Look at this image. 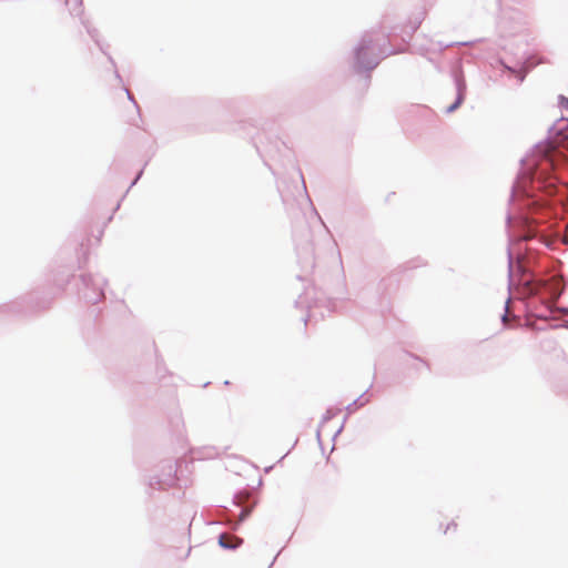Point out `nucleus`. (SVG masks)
I'll list each match as a JSON object with an SVG mask.
<instances>
[{
  "instance_id": "1",
  "label": "nucleus",
  "mask_w": 568,
  "mask_h": 568,
  "mask_svg": "<svg viewBox=\"0 0 568 568\" xmlns=\"http://www.w3.org/2000/svg\"><path fill=\"white\" fill-rule=\"evenodd\" d=\"M220 545L224 548H235L237 546V540L230 535H221Z\"/></svg>"
},
{
  "instance_id": "2",
  "label": "nucleus",
  "mask_w": 568,
  "mask_h": 568,
  "mask_svg": "<svg viewBox=\"0 0 568 568\" xmlns=\"http://www.w3.org/2000/svg\"><path fill=\"white\" fill-rule=\"evenodd\" d=\"M560 105H561L564 109L568 110V98H566V97H560Z\"/></svg>"
},
{
  "instance_id": "3",
  "label": "nucleus",
  "mask_w": 568,
  "mask_h": 568,
  "mask_svg": "<svg viewBox=\"0 0 568 568\" xmlns=\"http://www.w3.org/2000/svg\"><path fill=\"white\" fill-rule=\"evenodd\" d=\"M460 101H462V98L459 97L457 102L448 108V111H454L457 108V105L460 103Z\"/></svg>"
}]
</instances>
